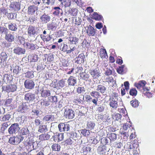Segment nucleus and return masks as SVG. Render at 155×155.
Segmentation results:
<instances>
[{
    "mask_svg": "<svg viewBox=\"0 0 155 155\" xmlns=\"http://www.w3.org/2000/svg\"><path fill=\"white\" fill-rule=\"evenodd\" d=\"M126 68L125 66L124 65H121V66L117 69V73L121 74H124V72L125 71V69Z\"/></svg>",
    "mask_w": 155,
    "mask_h": 155,
    "instance_id": "c9c22d12",
    "label": "nucleus"
},
{
    "mask_svg": "<svg viewBox=\"0 0 155 155\" xmlns=\"http://www.w3.org/2000/svg\"><path fill=\"white\" fill-rule=\"evenodd\" d=\"M50 137V135L47 133L42 134L39 136V139L41 141L48 140Z\"/></svg>",
    "mask_w": 155,
    "mask_h": 155,
    "instance_id": "dca6fc26",
    "label": "nucleus"
},
{
    "mask_svg": "<svg viewBox=\"0 0 155 155\" xmlns=\"http://www.w3.org/2000/svg\"><path fill=\"white\" fill-rule=\"evenodd\" d=\"M68 82L69 85H71V86H74L76 84L77 80L75 77L71 76L68 79Z\"/></svg>",
    "mask_w": 155,
    "mask_h": 155,
    "instance_id": "aec40b11",
    "label": "nucleus"
},
{
    "mask_svg": "<svg viewBox=\"0 0 155 155\" xmlns=\"http://www.w3.org/2000/svg\"><path fill=\"white\" fill-rule=\"evenodd\" d=\"M20 2L13 1L11 2L10 5V8L11 10L18 11L20 8Z\"/></svg>",
    "mask_w": 155,
    "mask_h": 155,
    "instance_id": "6e6552de",
    "label": "nucleus"
},
{
    "mask_svg": "<svg viewBox=\"0 0 155 155\" xmlns=\"http://www.w3.org/2000/svg\"><path fill=\"white\" fill-rule=\"evenodd\" d=\"M8 31V30L6 28L3 27H0V33H4L5 34Z\"/></svg>",
    "mask_w": 155,
    "mask_h": 155,
    "instance_id": "338daca9",
    "label": "nucleus"
},
{
    "mask_svg": "<svg viewBox=\"0 0 155 155\" xmlns=\"http://www.w3.org/2000/svg\"><path fill=\"white\" fill-rule=\"evenodd\" d=\"M51 148L53 150L59 151L60 150L61 147L60 145L55 143L52 145Z\"/></svg>",
    "mask_w": 155,
    "mask_h": 155,
    "instance_id": "ea45409f",
    "label": "nucleus"
},
{
    "mask_svg": "<svg viewBox=\"0 0 155 155\" xmlns=\"http://www.w3.org/2000/svg\"><path fill=\"white\" fill-rule=\"evenodd\" d=\"M105 71V74L107 75H111L112 73V70L110 68H106L104 70Z\"/></svg>",
    "mask_w": 155,
    "mask_h": 155,
    "instance_id": "6e6d98bb",
    "label": "nucleus"
},
{
    "mask_svg": "<svg viewBox=\"0 0 155 155\" xmlns=\"http://www.w3.org/2000/svg\"><path fill=\"white\" fill-rule=\"evenodd\" d=\"M107 88L104 85L99 84L97 87L96 91L99 93H101L103 95L104 94L106 91Z\"/></svg>",
    "mask_w": 155,
    "mask_h": 155,
    "instance_id": "2eb2a0df",
    "label": "nucleus"
},
{
    "mask_svg": "<svg viewBox=\"0 0 155 155\" xmlns=\"http://www.w3.org/2000/svg\"><path fill=\"white\" fill-rule=\"evenodd\" d=\"M14 52L18 55H21L25 54L26 50L22 48L17 47L15 48L13 50Z\"/></svg>",
    "mask_w": 155,
    "mask_h": 155,
    "instance_id": "1a4fd4ad",
    "label": "nucleus"
},
{
    "mask_svg": "<svg viewBox=\"0 0 155 155\" xmlns=\"http://www.w3.org/2000/svg\"><path fill=\"white\" fill-rule=\"evenodd\" d=\"M10 118V116L9 114H6L4 115L2 118V121H3L8 120Z\"/></svg>",
    "mask_w": 155,
    "mask_h": 155,
    "instance_id": "774afa93",
    "label": "nucleus"
},
{
    "mask_svg": "<svg viewBox=\"0 0 155 155\" xmlns=\"http://www.w3.org/2000/svg\"><path fill=\"white\" fill-rule=\"evenodd\" d=\"M17 86L15 84H10L7 85L6 87L2 86V91H6L7 92H14L16 91Z\"/></svg>",
    "mask_w": 155,
    "mask_h": 155,
    "instance_id": "f03ea898",
    "label": "nucleus"
},
{
    "mask_svg": "<svg viewBox=\"0 0 155 155\" xmlns=\"http://www.w3.org/2000/svg\"><path fill=\"white\" fill-rule=\"evenodd\" d=\"M12 79V76L10 74H5L3 77V81L5 83L10 82Z\"/></svg>",
    "mask_w": 155,
    "mask_h": 155,
    "instance_id": "2f4dec72",
    "label": "nucleus"
},
{
    "mask_svg": "<svg viewBox=\"0 0 155 155\" xmlns=\"http://www.w3.org/2000/svg\"><path fill=\"white\" fill-rule=\"evenodd\" d=\"M87 33L89 36H93L95 34V31L94 28L91 25H89L87 29Z\"/></svg>",
    "mask_w": 155,
    "mask_h": 155,
    "instance_id": "a211bd4d",
    "label": "nucleus"
},
{
    "mask_svg": "<svg viewBox=\"0 0 155 155\" xmlns=\"http://www.w3.org/2000/svg\"><path fill=\"white\" fill-rule=\"evenodd\" d=\"M113 146L116 148H120L122 146V144L121 142H115L113 143Z\"/></svg>",
    "mask_w": 155,
    "mask_h": 155,
    "instance_id": "680f3d73",
    "label": "nucleus"
},
{
    "mask_svg": "<svg viewBox=\"0 0 155 155\" xmlns=\"http://www.w3.org/2000/svg\"><path fill=\"white\" fill-rule=\"evenodd\" d=\"M8 28L12 31H16L18 28V25L16 23H11L8 25Z\"/></svg>",
    "mask_w": 155,
    "mask_h": 155,
    "instance_id": "b1692460",
    "label": "nucleus"
},
{
    "mask_svg": "<svg viewBox=\"0 0 155 155\" xmlns=\"http://www.w3.org/2000/svg\"><path fill=\"white\" fill-rule=\"evenodd\" d=\"M100 55L101 58H105L106 57H107V54L105 49L101 48L100 49Z\"/></svg>",
    "mask_w": 155,
    "mask_h": 155,
    "instance_id": "58836bf2",
    "label": "nucleus"
},
{
    "mask_svg": "<svg viewBox=\"0 0 155 155\" xmlns=\"http://www.w3.org/2000/svg\"><path fill=\"white\" fill-rule=\"evenodd\" d=\"M85 58V55L83 53H82L79 54L78 57L75 58L76 62L78 64H81L84 61V59Z\"/></svg>",
    "mask_w": 155,
    "mask_h": 155,
    "instance_id": "ddd939ff",
    "label": "nucleus"
},
{
    "mask_svg": "<svg viewBox=\"0 0 155 155\" xmlns=\"http://www.w3.org/2000/svg\"><path fill=\"white\" fill-rule=\"evenodd\" d=\"M85 91V89L84 87H78L77 89V91L78 94L84 92Z\"/></svg>",
    "mask_w": 155,
    "mask_h": 155,
    "instance_id": "e2e57ef3",
    "label": "nucleus"
},
{
    "mask_svg": "<svg viewBox=\"0 0 155 155\" xmlns=\"http://www.w3.org/2000/svg\"><path fill=\"white\" fill-rule=\"evenodd\" d=\"M28 58L30 59V61L31 62H35L37 61L38 59V56L36 54H33L32 55H30L28 56Z\"/></svg>",
    "mask_w": 155,
    "mask_h": 155,
    "instance_id": "c756f323",
    "label": "nucleus"
},
{
    "mask_svg": "<svg viewBox=\"0 0 155 155\" xmlns=\"http://www.w3.org/2000/svg\"><path fill=\"white\" fill-rule=\"evenodd\" d=\"M51 19V17L48 14L44 13L40 17V19L43 23H46L49 22Z\"/></svg>",
    "mask_w": 155,
    "mask_h": 155,
    "instance_id": "9d476101",
    "label": "nucleus"
},
{
    "mask_svg": "<svg viewBox=\"0 0 155 155\" xmlns=\"http://www.w3.org/2000/svg\"><path fill=\"white\" fill-rule=\"evenodd\" d=\"M17 14L15 13H7V16L9 19H14L16 17Z\"/></svg>",
    "mask_w": 155,
    "mask_h": 155,
    "instance_id": "8fccbe9b",
    "label": "nucleus"
},
{
    "mask_svg": "<svg viewBox=\"0 0 155 155\" xmlns=\"http://www.w3.org/2000/svg\"><path fill=\"white\" fill-rule=\"evenodd\" d=\"M64 81L63 80H61L57 82L56 84L55 85L54 87H56L57 89L62 88L64 86Z\"/></svg>",
    "mask_w": 155,
    "mask_h": 155,
    "instance_id": "cd10ccee",
    "label": "nucleus"
},
{
    "mask_svg": "<svg viewBox=\"0 0 155 155\" xmlns=\"http://www.w3.org/2000/svg\"><path fill=\"white\" fill-rule=\"evenodd\" d=\"M19 129V125L18 123L12 124L8 129V131L9 134H13L18 131Z\"/></svg>",
    "mask_w": 155,
    "mask_h": 155,
    "instance_id": "20e7f679",
    "label": "nucleus"
},
{
    "mask_svg": "<svg viewBox=\"0 0 155 155\" xmlns=\"http://www.w3.org/2000/svg\"><path fill=\"white\" fill-rule=\"evenodd\" d=\"M81 133L82 135L84 136H88L89 135L90 132L89 130H87L86 129H82L80 130Z\"/></svg>",
    "mask_w": 155,
    "mask_h": 155,
    "instance_id": "a19ab883",
    "label": "nucleus"
},
{
    "mask_svg": "<svg viewBox=\"0 0 155 155\" xmlns=\"http://www.w3.org/2000/svg\"><path fill=\"white\" fill-rule=\"evenodd\" d=\"M79 137L80 134L79 132L77 133L76 132H73L70 134V137L74 140H77Z\"/></svg>",
    "mask_w": 155,
    "mask_h": 155,
    "instance_id": "4c0bfd02",
    "label": "nucleus"
},
{
    "mask_svg": "<svg viewBox=\"0 0 155 155\" xmlns=\"http://www.w3.org/2000/svg\"><path fill=\"white\" fill-rule=\"evenodd\" d=\"M54 9L55 10V11L53 12V14L56 16L58 15L61 11H62V9L59 7H54Z\"/></svg>",
    "mask_w": 155,
    "mask_h": 155,
    "instance_id": "37998d69",
    "label": "nucleus"
},
{
    "mask_svg": "<svg viewBox=\"0 0 155 155\" xmlns=\"http://www.w3.org/2000/svg\"><path fill=\"white\" fill-rule=\"evenodd\" d=\"M35 95L31 93L26 94L25 95V99L26 101H33L35 98Z\"/></svg>",
    "mask_w": 155,
    "mask_h": 155,
    "instance_id": "f8f14e48",
    "label": "nucleus"
},
{
    "mask_svg": "<svg viewBox=\"0 0 155 155\" xmlns=\"http://www.w3.org/2000/svg\"><path fill=\"white\" fill-rule=\"evenodd\" d=\"M95 126V124L93 121H88L87 123V129L91 130L94 129Z\"/></svg>",
    "mask_w": 155,
    "mask_h": 155,
    "instance_id": "bb28decb",
    "label": "nucleus"
},
{
    "mask_svg": "<svg viewBox=\"0 0 155 155\" xmlns=\"http://www.w3.org/2000/svg\"><path fill=\"white\" fill-rule=\"evenodd\" d=\"M5 35V39L8 41L12 42L14 40V36L10 33L7 32Z\"/></svg>",
    "mask_w": 155,
    "mask_h": 155,
    "instance_id": "f3484780",
    "label": "nucleus"
},
{
    "mask_svg": "<svg viewBox=\"0 0 155 155\" xmlns=\"http://www.w3.org/2000/svg\"><path fill=\"white\" fill-rule=\"evenodd\" d=\"M25 74V77L28 78H32L34 77L32 71L28 72Z\"/></svg>",
    "mask_w": 155,
    "mask_h": 155,
    "instance_id": "bf43d9fd",
    "label": "nucleus"
},
{
    "mask_svg": "<svg viewBox=\"0 0 155 155\" xmlns=\"http://www.w3.org/2000/svg\"><path fill=\"white\" fill-rule=\"evenodd\" d=\"M107 151V147L104 145L99 146L97 149V153L101 155H105Z\"/></svg>",
    "mask_w": 155,
    "mask_h": 155,
    "instance_id": "9b49d317",
    "label": "nucleus"
},
{
    "mask_svg": "<svg viewBox=\"0 0 155 155\" xmlns=\"http://www.w3.org/2000/svg\"><path fill=\"white\" fill-rule=\"evenodd\" d=\"M64 115L66 118L70 119H72L74 116V112L72 110L69 109H66L65 110Z\"/></svg>",
    "mask_w": 155,
    "mask_h": 155,
    "instance_id": "0eeeda50",
    "label": "nucleus"
},
{
    "mask_svg": "<svg viewBox=\"0 0 155 155\" xmlns=\"http://www.w3.org/2000/svg\"><path fill=\"white\" fill-rule=\"evenodd\" d=\"M57 24L54 21H52L51 23L48 24V30H51L52 31H55L56 30L57 27Z\"/></svg>",
    "mask_w": 155,
    "mask_h": 155,
    "instance_id": "4be33fe9",
    "label": "nucleus"
},
{
    "mask_svg": "<svg viewBox=\"0 0 155 155\" xmlns=\"http://www.w3.org/2000/svg\"><path fill=\"white\" fill-rule=\"evenodd\" d=\"M38 9V7L37 6L35 5H30L28 8V13L29 14H33Z\"/></svg>",
    "mask_w": 155,
    "mask_h": 155,
    "instance_id": "412c9836",
    "label": "nucleus"
},
{
    "mask_svg": "<svg viewBox=\"0 0 155 155\" xmlns=\"http://www.w3.org/2000/svg\"><path fill=\"white\" fill-rule=\"evenodd\" d=\"M48 130L47 125H41L39 126L38 131L40 133H43V132H46Z\"/></svg>",
    "mask_w": 155,
    "mask_h": 155,
    "instance_id": "7c9ffc66",
    "label": "nucleus"
},
{
    "mask_svg": "<svg viewBox=\"0 0 155 155\" xmlns=\"http://www.w3.org/2000/svg\"><path fill=\"white\" fill-rule=\"evenodd\" d=\"M54 116L52 114L46 115L43 118V120L45 121H53L54 120Z\"/></svg>",
    "mask_w": 155,
    "mask_h": 155,
    "instance_id": "5701e85b",
    "label": "nucleus"
},
{
    "mask_svg": "<svg viewBox=\"0 0 155 155\" xmlns=\"http://www.w3.org/2000/svg\"><path fill=\"white\" fill-rule=\"evenodd\" d=\"M21 133L22 135L28 134L29 131L27 128H23L21 130Z\"/></svg>",
    "mask_w": 155,
    "mask_h": 155,
    "instance_id": "5fc2aeb1",
    "label": "nucleus"
},
{
    "mask_svg": "<svg viewBox=\"0 0 155 155\" xmlns=\"http://www.w3.org/2000/svg\"><path fill=\"white\" fill-rule=\"evenodd\" d=\"M130 103L132 107H137L139 106L138 101L136 100L131 101Z\"/></svg>",
    "mask_w": 155,
    "mask_h": 155,
    "instance_id": "13d9d810",
    "label": "nucleus"
},
{
    "mask_svg": "<svg viewBox=\"0 0 155 155\" xmlns=\"http://www.w3.org/2000/svg\"><path fill=\"white\" fill-rule=\"evenodd\" d=\"M66 88L68 91V93L71 95L73 94L74 90V88L69 85L66 87Z\"/></svg>",
    "mask_w": 155,
    "mask_h": 155,
    "instance_id": "3c124183",
    "label": "nucleus"
},
{
    "mask_svg": "<svg viewBox=\"0 0 155 155\" xmlns=\"http://www.w3.org/2000/svg\"><path fill=\"white\" fill-rule=\"evenodd\" d=\"M12 100V99L11 98H9L6 100L5 101V105L7 107L11 106Z\"/></svg>",
    "mask_w": 155,
    "mask_h": 155,
    "instance_id": "0e129e2a",
    "label": "nucleus"
},
{
    "mask_svg": "<svg viewBox=\"0 0 155 155\" xmlns=\"http://www.w3.org/2000/svg\"><path fill=\"white\" fill-rule=\"evenodd\" d=\"M8 125V122H4L2 124V127L1 128V131L4 132V131L7 128Z\"/></svg>",
    "mask_w": 155,
    "mask_h": 155,
    "instance_id": "864d4df0",
    "label": "nucleus"
},
{
    "mask_svg": "<svg viewBox=\"0 0 155 155\" xmlns=\"http://www.w3.org/2000/svg\"><path fill=\"white\" fill-rule=\"evenodd\" d=\"M90 95L92 97L98 99L101 97L100 93L97 91H93L90 93Z\"/></svg>",
    "mask_w": 155,
    "mask_h": 155,
    "instance_id": "473e14b6",
    "label": "nucleus"
},
{
    "mask_svg": "<svg viewBox=\"0 0 155 155\" xmlns=\"http://www.w3.org/2000/svg\"><path fill=\"white\" fill-rule=\"evenodd\" d=\"M37 20V17L35 15H32L30 17L28 21H29L31 24L35 23Z\"/></svg>",
    "mask_w": 155,
    "mask_h": 155,
    "instance_id": "79ce46f5",
    "label": "nucleus"
},
{
    "mask_svg": "<svg viewBox=\"0 0 155 155\" xmlns=\"http://www.w3.org/2000/svg\"><path fill=\"white\" fill-rule=\"evenodd\" d=\"M61 3L64 5L65 8L69 7L71 5V0H64Z\"/></svg>",
    "mask_w": 155,
    "mask_h": 155,
    "instance_id": "49530a36",
    "label": "nucleus"
},
{
    "mask_svg": "<svg viewBox=\"0 0 155 155\" xmlns=\"http://www.w3.org/2000/svg\"><path fill=\"white\" fill-rule=\"evenodd\" d=\"M9 143L12 144H16L15 137H10L9 140Z\"/></svg>",
    "mask_w": 155,
    "mask_h": 155,
    "instance_id": "69168bd1",
    "label": "nucleus"
},
{
    "mask_svg": "<svg viewBox=\"0 0 155 155\" xmlns=\"http://www.w3.org/2000/svg\"><path fill=\"white\" fill-rule=\"evenodd\" d=\"M92 18L96 20H102L103 17L102 16L98 14L97 12H95L94 14L92 15Z\"/></svg>",
    "mask_w": 155,
    "mask_h": 155,
    "instance_id": "e433bc0d",
    "label": "nucleus"
},
{
    "mask_svg": "<svg viewBox=\"0 0 155 155\" xmlns=\"http://www.w3.org/2000/svg\"><path fill=\"white\" fill-rule=\"evenodd\" d=\"M64 137L63 134L60 133L55 135L53 137L54 140L55 142H58L62 140Z\"/></svg>",
    "mask_w": 155,
    "mask_h": 155,
    "instance_id": "6ab92c4d",
    "label": "nucleus"
},
{
    "mask_svg": "<svg viewBox=\"0 0 155 155\" xmlns=\"http://www.w3.org/2000/svg\"><path fill=\"white\" fill-rule=\"evenodd\" d=\"M8 58L7 54L4 52H2L0 54V62L4 63L5 62Z\"/></svg>",
    "mask_w": 155,
    "mask_h": 155,
    "instance_id": "393cba45",
    "label": "nucleus"
},
{
    "mask_svg": "<svg viewBox=\"0 0 155 155\" xmlns=\"http://www.w3.org/2000/svg\"><path fill=\"white\" fill-rule=\"evenodd\" d=\"M80 75L81 77H82V78L86 80H88L89 78V75L88 74H85L83 72L81 73Z\"/></svg>",
    "mask_w": 155,
    "mask_h": 155,
    "instance_id": "052dcab7",
    "label": "nucleus"
},
{
    "mask_svg": "<svg viewBox=\"0 0 155 155\" xmlns=\"http://www.w3.org/2000/svg\"><path fill=\"white\" fill-rule=\"evenodd\" d=\"M112 117L114 120H118L121 118V115L119 114H114L112 115Z\"/></svg>",
    "mask_w": 155,
    "mask_h": 155,
    "instance_id": "09e8293b",
    "label": "nucleus"
},
{
    "mask_svg": "<svg viewBox=\"0 0 155 155\" xmlns=\"http://www.w3.org/2000/svg\"><path fill=\"white\" fill-rule=\"evenodd\" d=\"M107 136L110 141H114L117 138V134L114 133H109L107 134Z\"/></svg>",
    "mask_w": 155,
    "mask_h": 155,
    "instance_id": "72a5a7b5",
    "label": "nucleus"
},
{
    "mask_svg": "<svg viewBox=\"0 0 155 155\" xmlns=\"http://www.w3.org/2000/svg\"><path fill=\"white\" fill-rule=\"evenodd\" d=\"M35 85L34 82L31 80H27L24 82V86L26 89H32L34 88Z\"/></svg>",
    "mask_w": 155,
    "mask_h": 155,
    "instance_id": "39448f33",
    "label": "nucleus"
},
{
    "mask_svg": "<svg viewBox=\"0 0 155 155\" xmlns=\"http://www.w3.org/2000/svg\"><path fill=\"white\" fill-rule=\"evenodd\" d=\"M16 144H18L22 141L24 139L23 137L21 135L17 136L15 137Z\"/></svg>",
    "mask_w": 155,
    "mask_h": 155,
    "instance_id": "a18cd8bd",
    "label": "nucleus"
},
{
    "mask_svg": "<svg viewBox=\"0 0 155 155\" xmlns=\"http://www.w3.org/2000/svg\"><path fill=\"white\" fill-rule=\"evenodd\" d=\"M92 77L95 78H97L100 76V73L97 69L92 70L90 71V72Z\"/></svg>",
    "mask_w": 155,
    "mask_h": 155,
    "instance_id": "a878e982",
    "label": "nucleus"
},
{
    "mask_svg": "<svg viewBox=\"0 0 155 155\" xmlns=\"http://www.w3.org/2000/svg\"><path fill=\"white\" fill-rule=\"evenodd\" d=\"M37 30V29L35 27L32 26H29L28 28V35L30 37H33L36 35H38V32Z\"/></svg>",
    "mask_w": 155,
    "mask_h": 155,
    "instance_id": "7ed1b4c3",
    "label": "nucleus"
},
{
    "mask_svg": "<svg viewBox=\"0 0 155 155\" xmlns=\"http://www.w3.org/2000/svg\"><path fill=\"white\" fill-rule=\"evenodd\" d=\"M70 125L67 124L61 123L58 125L59 131L61 132L68 131L69 130Z\"/></svg>",
    "mask_w": 155,
    "mask_h": 155,
    "instance_id": "423d86ee",
    "label": "nucleus"
},
{
    "mask_svg": "<svg viewBox=\"0 0 155 155\" xmlns=\"http://www.w3.org/2000/svg\"><path fill=\"white\" fill-rule=\"evenodd\" d=\"M32 112L33 113V115H36L37 116H38L39 114H41L42 113V111L37 107L33 109Z\"/></svg>",
    "mask_w": 155,
    "mask_h": 155,
    "instance_id": "de8ad7c7",
    "label": "nucleus"
},
{
    "mask_svg": "<svg viewBox=\"0 0 155 155\" xmlns=\"http://www.w3.org/2000/svg\"><path fill=\"white\" fill-rule=\"evenodd\" d=\"M23 143L24 147L27 151L28 152H30L32 150V142L30 140L29 137H26L25 139L23 142Z\"/></svg>",
    "mask_w": 155,
    "mask_h": 155,
    "instance_id": "f257e3e1",
    "label": "nucleus"
},
{
    "mask_svg": "<svg viewBox=\"0 0 155 155\" xmlns=\"http://www.w3.org/2000/svg\"><path fill=\"white\" fill-rule=\"evenodd\" d=\"M41 97H46L50 96L51 92L49 90H43L41 91Z\"/></svg>",
    "mask_w": 155,
    "mask_h": 155,
    "instance_id": "c85d7f7f",
    "label": "nucleus"
},
{
    "mask_svg": "<svg viewBox=\"0 0 155 155\" xmlns=\"http://www.w3.org/2000/svg\"><path fill=\"white\" fill-rule=\"evenodd\" d=\"M84 97L85 98V101L87 102L90 103L91 102L92 98L91 96V95L88 94L85 95L84 96H83V99Z\"/></svg>",
    "mask_w": 155,
    "mask_h": 155,
    "instance_id": "603ef678",
    "label": "nucleus"
},
{
    "mask_svg": "<svg viewBox=\"0 0 155 155\" xmlns=\"http://www.w3.org/2000/svg\"><path fill=\"white\" fill-rule=\"evenodd\" d=\"M129 93L131 95L136 96L137 94V91L135 88H134L130 89Z\"/></svg>",
    "mask_w": 155,
    "mask_h": 155,
    "instance_id": "4d7b16f0",
    "label": "nucleus"
},
{
    "mask_svg": "<svg viewBox=\"0 0 155 155\" xmlns=\"http://www.w3.org/2000/svg\"><path fill=\"white\" fill-rule=\"evenodd\" d=\"M107 117L101 115H98L97 117V120L100 122H106L107 120Z\"/></svg>",
    "mask_w": 155,
    "mask_h": 155,
    "instance_id": "f704fd0d",
    "label": "nucleus"
},
{
    "mask_svg": "<svg viewBox=\"0 0 155 155\" xmlns=\"http://www.w3.org/2000/svg\"><path fill=\"white\" fill-rule=\"evenodd\" d=\"M69 40L70 43L74 44H76L78 40V39L77 38L72 37H69Z\"/></svg>",
    "mask_w": 155,
    "mask_h": 155,
    "instance_id": "c03bdc74",
    "label": "nucleus"
},
{
    "mask_svg": "<svg viewBox=\"0 0 155 155\" xmlns=\"http://www.w3.org/2000/svg\"><path fill=\"white\" fill-rule=\"evenodd\" d=\"M146 82L144 81H142L139 82L138 83L136 84L135 86L137 87L138 89L139 90L143 89L145 90L146 89L147 90H148L147 88H144V87L145 85Z\"/></svg>",
    "mask_w": 155,
    "mask_h": 155,
    "instance_id": "4468645a",
    "label": "nucleus"
}]
</instances>
